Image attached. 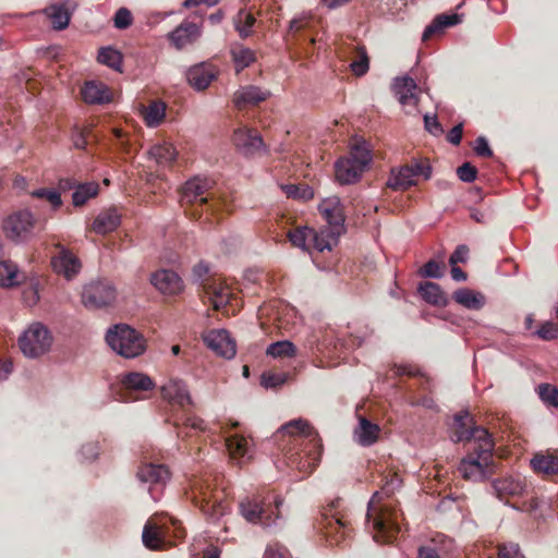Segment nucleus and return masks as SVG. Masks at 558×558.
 Returning <instances> with one entry per match:
<instances>
[{
	"label": "nucleus",
	"mask_w": 558,
	"mask_h": 558,
	"mask_svg": "<svg viewBox=\"0 0 558 558\" xmlns=\"http://www.w3.org/2000/svg\"><path fill=\"white\" fill-rule=\"evenodd\" d=\"M452 299L461 306L472 311L481 310L486 302L483 293L469 288H460L453 292Z\"/></svg>",
	"instance_id": "nucleus-30"
},
{
	"label": "nucleus",
	"mask_w": 558,
	"mask_h": 558,
	"mask_svg": "<svg viewBox=\"0 0 558 558\" xmlns=\"http://www.w3.org/2000/svg\"><path fill=\"white\" fill-rule=\"evenodd\" d=\"M283 504V499L277 497L275 499L276 513L265 508L263 501L256 498H246L240 504V512L243 518L254 524H260L264 527H270L276 524L280 518L279 509Z\"/></svg>",
	"instance_id": "nucleus-7"
},
{
	"label": "nucleus",
	"mask_w": 558,
	"mask_h": 558,
	"mask_svg": "<svg viewBox=\"0 0 558 558\" xmlns=\"http://www.w3.org/2000/svg\"><path fill=\"white\" fill-rule=\"evenodd\" d=\"M214 68L206 63H199L191 66L186 72L189 84L197 92L208 88L210 83L216 80Z\"/></svg>",
	"instance_id": "nucleus-21"
},
{
	"label": "nucleus",
	"mask_w": 558,
	"mask_h": 558,
	"mask_svg": "<svg viewBox=\"0 0 558 558\" xmlns=\"http://www.w3.org/2000/svg\"><path fill=\"white\" fill-rule=\"evenodd\" d=\"M54 247L58 250V254L51 258L53 271L63 276L66 280H72L81 271L82 263L80 258L60 243H57Z\"/></svg>",
	"instance_id": "nucleus-12"
},
{
	"label": "nucleus",
	"mask_w": 558,
	"mask_h": 558,
	"mask_svg": "<svg viewBox=\"0 0 558 558\" xmlns=\"http://www.w3.org/2000/svg\"><path fill=\"white\" fill-rule=\"evenodd\" d=\"M474 150L476 155L481 157H490L493 155V150L490 149L488 142L483 136L476 138Z\"/></svg>",
	"instance_id": "nucleus-64"
},
{
	"label": "nucleus",
	"mask_w": 558,
	"mask_h": 558,
	"mask_svg": "<svg viewBox=\"0 0 558 558\" xmlns=\"http://www.w3.org/2000/svg\"><path fill=\"white\" fill-rule=\"evenodd\" d=\"M493 489L498 499L504 500L508 497H518L524 494L525 483L512 476L495 480L492 483Z\"/></svg>",
	"instance_id": "nucleus-24"
},
{
	"label": "nucleus",
	"mask_w": 558,
	"mask_h": 558,
	"mask_svg": "<svg viewBox=\"0 0 558 558\" xmlns=\"http://www.w3.org/2000/svg\"><path fill=\"white\" fill-rule=\"evenodd\" d=\"M206 345L217 355L232 359L236 353L235 342L226 329H214L203 336Z\"/></svg>",
	"instance_id": "nucleus-15"
},
{
	"label": "nucleus",
	"mask_w": 558,
	"mask_h": 558,
	"mask_svg": "<svg viewBox=\"0 0 558 558\" xmlns=\"http://www.w3.org/2000/svg\"><path fill=\"white\" fill-rule=\"evenodd\" d=\"M468 257L469 247L464 244L458 245L449 258V264L453 266L457 265L458 263H465L468 260Z\"/></svg>",
	"instance_id": "nucleus-63"
},
{
	"label": "nucleus",
	"mask_w": 558,
	"mask_h": 558,
	"mask_svg": "<svg viewBox=\"0 0 558 558\" xmlns=\"http://www.w3.org/2000/svg\"><path fill=\"white\" fill-rule=\"evenodd\" d=\"M121 223V215L116 208L101 210L93 222V230L99 234L114 231Z\"/></svg>",
	"instance_id": "nucleus-27"
},
{
	"label": "nucleus",
	"mask_w": 558,
	"mask_h": 558,
	"mask_svg": "<svg viewBox=\"0 0 558 558\" xmlns=\"http://www.w3.org/2000/svg\"><path fill=\"white\" fill-rule=\"evenodd\" d=\"M230 290L227 287H214L213 288V306L215 310H219L226 306L230 300Z\"/></svg>",
	"instance_id": "nucleus-54"
},
{
	"label": "nucleus",
	"mask_w": 558,
	"mask_h": 558,
	"mask_svg": "<svg viewBox=\"0 0 558 558\" xmlns=\"http://www.w3.org/2000/svg\"><path fill=\"white\" fill-rule=\"evenodd\" d=\"M286 381V375L282 374H263L260 384L265 388H276Z\"/></svg>",
	"instance_id": "nucleus-60"
},
{
	"label": "nucleus",
	"mask_w": 558,
	"mask_h": 558,
	"mask_svg": "<svg viewBox=\"0 0 558 558\" xmlns=\"http://www.w3.org/2000/svg\"><path fill=\"white\" fill-rule=\"evenodd\" d=\"M539 399L547 405L558 408V388L550 384H541L537 388Z\"/></svg>",
	"instance_id": "nucleus-49"
},
{
	"label": "nucleus",
	"mask_w": 558,
	"mask_h": 558,
	"mask_svg": "<svg viewBox=\"0 0 558 558\" xmlns=\"http://www.w3.org/2000/svg\"><path fill=\"white\" fill-rule=\"evenodd\" d=\"M459 472L463 478L472 482H482L495 472L493 457L488 450L483 452L473 451L463 458L459 464Z\"/></svg>",
	"instance_id": "nucleus-6"
},
{
	"label": "nucleus",
	"mask_w": 558,
	"mask_h": 558,
	"mask_svg": "<svg viewBox=\"0 0 558 558\" xmlns=\"http://www.w3.org/2000/svg\"><path fill=\"white\" fill-rule=\"evenodd\" d=\"M336 178L341 184H352L356 182L364 170L351 162L348 158L340 159L335 165Z\"/></svg>",
	"instance_id": "nucleus-31"
},
{
	"label": "nucleus",
	"mask_w": 558,
	"mask_h": 558,
	"mask_svg": "<svg viewBox=\"0 0 558 558\" xmlns=\"http://www.w3.org/2000/svg\"><path fill=\"white\" fill-rule=\"evenodd\" d=\"M232 59L239 70H242L244 68H247L250 64H252L255 60V54L253 50L244 47H240L238 49H232L231 51Z\"/></svg>",
	"instance_id": "nucleus-50"
},
{
	"label": "nucleus",
	"mask_w": 558,
	"mask_h": 558,
	"mask_svg": "<svg viewBox=\"0 0 558 558\" xmlns=\"http://www.w3.org/2000/svg\"><path fill=\"white\" fill-rule=\"evenodd\" d=\"M418 292L423 300L432 305L445 306L448 303L446 294L441 291L439 284L435 282L426 281L421 283Z\"/></svg>",
	"instance_id": "nucleus-36"
},
{
	"label": "nucleus",
	"mask_w": 558,
	"mask_h": 558,
	"mask_svg": "<svg viewBox=\"0 0 558 558\" xmlns=\"http://www.w3.org/2000/svg\"><path fill=\"white\" fill-rule=\"evenodd\" d=\"M402 484L399 475L393 474L386 481L380 492L374 493L368 501L366 520L372 523L373 538L376 542L390 543L400 533L399 518L401 514L389 505H381V494L391 495Z\"/></svg>",
	"instance_id": "nucleus-2"
},
{
	"label": "nucleus",
	"mask_w": 558,
	"mask_h": 558,
	"mask_svg": "<svg viewBox=\"0 0 558 558\" xmlns=\"http://www.w3.org/2000/svg\"><path fill=\"white\" fill-rule=\"evenodd\" d=\"M324 515L327 534L332 535L335 533L336 542L339 543L340 538H344L350 532V522L347 515L338 512L333 505Z\"/></svg>",
	"instance_id": "nucleus-22"
},
{
	"label": "nucleus",
	"mask_w": 558,
	"mask_h": 558,
	"mask_svg": "<svg viewBox=\"0 0 558 558\" xmlns=\"http://www.w3.org/2000/svg\"><path fill=\"white\" fill-rule=\"evenodd\" d=\"M312 232V228H299L293 231H290L288 233V238L294 246L300 247L303 251H310Z\"/></svg>",
	"instance_id": "nucleus-44"
},
{
	"label": "nucleus",
	"mask_w": 558,
	"mask_h": 558,
	"mask_svg": "<svg viewBox=\"0 0 558 558\" xmlns=\"http://www.w3.org/2000/svg\"><path fill=\"white\" fill-rule=\"evenodd\" d=\"M499 558H524L518 544L509 543L499 547Z\"/></svg>",
	"instance_id": "nucleus-61"
},
{
	"label": "nucleus",
	"mask_w": 558,
	"mask_h": 558,
	"mask_svg": "<svg viewBox=\"0 0 558 558\" xmlns=\"http://www.w3.org/2000/svg\"><path fill=\"white\" fill-rule=\"evenodd\" d=\"M461 22V16L458 14H439L433 22L426 26L422 40L426 41L435 34L441 32L444 28L457 25Z\"/></svg>",
	"instance_id": "nucleus-34"
},
{
	"label": "nucleus",
	"mask_w": 558,
	"mask_h": 558,
	"mask_svg": "<svg viewBox=\"0 0 558 558\" xmlns=\"http://www.w3.org/2000/svg\"><path fill=\"white\" fill-rule=\"evenodd\" d=\"M347 158L363 170L366 169L372 160L371 151L365 144H355L352 146L350 155Z\"/></svg>",
	"instance_id": "nucleus-46"
},
{
	"label": "nucleus",
	"mask_w": 558,
	"mask_h": 558,
	"mask_svg": "<svg viewBox=\"0 0 558 558\" xmlns=\"http://www.w3.org/2000/svg\"><path fill=\"white\" fill-rule=\"evenodd\" d=\"M357 53V59L350 64V68L355 75L362 76L369 69V60L365 48H359Z\"/></svg>",
	"instance_id": "nucleus-52"
},
{
	"label": "nucleus",
	"mask_w": 558,
	"mask_h": 558,
	"mask_svg": "<svg viewBox=\"0 0 558 558\" xmlns=\"http://www.w3.org/2000/svg\"><path fill=\"white\" fill-rule=\"evenodd\" d=\"M275 438L280 441L279 447L291 466L312 472L318 464L322 454L320 440L306 420L287 422L278 428Z\"/></svg>",
	"instance_id": "nucleus-1"
},
{
	"label": "nucleus",
	"mask_w": 558,
	"mask_h": 558,
	"mask_svg": "<svg viewBox=\"0 0 558 558\" xmlns=\"http://www.w3.org/2000/svg\"><path fill=\"white\" fill-rule=\"evenodd\" d=\"M143 544L153 550L159 549L162 545L159 526L153 521L148 520L143 529L142 534Z\"/></svg>",
	"instance_id": "nucleus-38"
},
{
	"label": "nucleus",
	"mask_w": 558,
	"mask_h": 558,
	"mask_svg": "<svg viewBox=\"0 0 558 558\" xmlns=\"http://www.w3.org/2000/svg\"><path fill=\"white\" fill-rule=\"evenodd\" d=\"M531 465L537 473L545 475L558 474V457L553 453H536L531 459Z\"/></svg>",
	"instance_id": "nucleus-33"
},
{
	"label": "nucleus",
	"mask_w": 558,
	"mask_h": 558,
	"mask_svg": "<svg viewBox=\"0 0 558 558\" xmlns=\"http://www.w3.org/2000/svg\"><path fill=\"white\" fill-rule=\"evenodd\" d=\"M99 185L96 182L81 183L72 194L74 206L84 205L89 198L98 194Z\"/></svg>",
	"instance_id": "nucleus-41"
},
{
	"label": "nucleus",
	"mask_w": 558,
	"mask_h": 558,
	"mask_svg": "<svg viewBox=\"0 0 558 558\" xmlns=\"http://www.w3.org/2000/svg\"><path fill=\"white\" fill-rule=\"evenodd\" d=\"M46 13L51 19L54 29L61 31L68 27L70 23V13L63 4H53L46 9Z\"/></svg>",
	"instance_id": "nucleus-42"
},
{
	"label": "nucleus",
	"mask_w": 558,
	"mask_h": 558,
	"mask_svg": "<svg viewBox=\"0 0 558 558\" xmlns=\"http://www.w3.org/2000/svg\"><path fill=\"white\" fill-rule=\"evenodd\" d=\"M270 96L268 90H264L258 86L247 85L238 89L233 94L234 106L242 109L246 106H256L265 101Z\"/></svg>",
	"instance_id": "nucleus-23"
},
{
	"label": "nucleus",
	"mask_w": 558,
	"mask_h": 558,
	"mask_svg": "<svg viewBox=\"0 0 558 558\" xmlns=\"http://www.w3.org/2000/svg\"><path fill=\"white\" fill-rule=\"evenodd\" d=\"M202 24H196L190 21H183L167 37L170 44L177 50H183L189 46L194 45L202 36Z\"/></svg>",
	"instance_id": "nucleus-13"
},
{
	"label": "nucleus",
	"mask_w": 558,
	"mask_h": 558,
	"mask_svg": "<svg viewBox=\"0 0 558 558\" xmlns=\"http://www.w3.org/2000/svg\"><path fill=\"white\" fill-rule=\"evenodd\" d=\"M255 23V17L251 13L240 11L234 19V26L241 38H246L251 35V28Z\"/></svg>",
	"instance_id": "nucleus-48"
},
{
	"label": "nucleus",
	"mask_w": 558,
	"mask_h": 558,
	"mask_svg": "<svg viewBox=\"0 0 558 558\" xmlns=\"http://www.w3.org/2000/svg\"><path fill=\"white\" fill-rule=\"evenodd\" d=\"M233 142L236 149L246 157H253L266 151L260 134L253 129L236 130L233 134Z\"/></svg>",
	"instance_id": "nucleus-14"
},
{
	"label": "nucleus",
	"mask_w": 558,
	"mask_h": 558,
	"mask_svg": "<svg viewBox=\"0 0 558 558\" xmlns=\"http://www.w3.org/2000/svg\"><path fill=\"white\" fill-rule=\"evenodd\" d=\"M150 281L162 294L175 295L183 290L182 279L172 270H158L151 275Z\"/></svg>",
	"instance_id": "nucleus-20"
},
{
	"label": "nucleus",
	"mask_w": 558,
	"mask_h": 558,
	"mask_svg": "<svg viewBox=\"0 0 558 558\" xmlns=\"http://www.w3.org/2000/svg\"><path fill=\"white\" fill-rule=\"evenodd\" d=\"M180 422H181V428L180 429V434L183 433L185 429H194V430H201V432H205L206 430V424L204 422L203 418L196 416V415H191V414H184L181 418H180Z\"/></svg>",
	"instance_id": "nucleus-53"
},
{
	"label": "nucleus",
	"mask_w": 558,
	"mask_h": 558,
	"mask_svg": "<svg viewBox=\"0 0 558 558\" xmlns=\"http://www.w3.org/2000/svg\"><path fill=\"white\" fill-rule=\"evenodd\" d=\"M226 447L233 460H248L251 458V448L246 438L240 435H233L226 439Z\"/></svg>",
	"instance_id": "nucleus-35"
},
{
	"label": "nucleus",
	"mask_w": 558,
	"mask_h": 558,
	"mask_svg": "<svg viewBox=\"0 0 558 558\" xmlns=\"http://www.w3.org/2000/svg\"><path fill=\"white\" fill-rule=\"evenodd\" d=\"M137 478L149 485H165L170 478V472L163 464L146 463L138 469Z\"/></svg>",
	"instance_id": "nucleus-25"
},
{
	"label": "nucleus",
	"mask_w": 558,
	"mask_h": 558,
	"mask_svg": "<svg viewBox=\"0 0 558 558\" xmlns=\"http://www.w3.org/2000/svg\"><path fill=\"white\" fill-rule=\"evenodd\" d=\"M424 126L426 131L434 136H439L444 133V129L441 128L435 114L432 116L426 113L424 116Z\"/></svg>",
	"instance_id": "nucleus-59"
},
{
	"label": "nucleus",
	"mask_w": 558,
	"mask_h": 558,
	"mask_svg": "<svg viewBox=\"0 0 558 558\" xmlns=\"http://www.w3.org/2000/svg\"><path fill=\"white\" fill-rule=\"evenodd\" d=\"M160 392L165 400L182 409L187 404H193L187 385L182 379H169L161 386Z\"/></svg>",
	"instance_id": "nucleus-17"
},
{
	"label": "nucleus",
	"mask_w": 558,
	"mask_h": 558,
	"mask_svg": "<svg viewBox=\"0 0 558 558\" xmlns=\"http://www.w3.org/2000/svg\"><path fill=\"white\" fill-rule=\"evenodd\" d=\"M81 94L84 101L88 105H104L111 101L110 90L101 82H86L81 89Z\"/></svg>",
	"instance_id": "nucleus-26"
},
{
	"label": "nucleus",
	"mask_w": 558,
	"mask_h": 558,
	"mask_svg": "<svg viewBox=\"0 0 558 558\" xmlns=\"http://www.w3.org/2000/svg\"><path fill=\"white\" fill-rule=\"evenodd\" d=\"M451 439L454 442L474 439L475 447L473 448V451L483 452L484 450L487 449L488 456L493 457V450L495 445L492 439V435L488 433L486 428L471 427L470 430L456 432L452 435Z\"/></svg>",
	"instance_id": "nucleus-18"
},
{
	"label": "nucleus",
	"mask_w": 558,
	"mask_h": 558,
	"mask_svg": "<svg viewBox=\"0 0 558 558\" xmlns=\"http://www.w3.org/2000/svg\"><path fill=\"white\" fill-rule=\"evenodd\" d=\"M185 494L209 520L217 521L229 510V505L223 500L222 493L214 492L208 480L199 477L192 480Z\"/></svg>",
	"instance_id": "nucleus-3"
},
{
	"label": "nucleus",
	"mask_w": 558,
	"mask_h": 558,
	"mask_svg": "<svg viewBox=\"0 0 558 558\" xmlns=\"http://www.w3.org/2000/svg\"><path fill=\"white\" fill-rule=\"evenodd\" d=\"M34 223L33 214L28 210H21L7 218L3 229L10 240L23 242L31 236Z\"/></svg>",
	"instance_id": "nucleus-11"
},
{
	"label": "nucleus",
	"mask_w": 558,
	"mask_h": 558,
	"mask_svg": "<svg viewBox=\"0 0 558 558\" xmlns=\"http://www.w3.org/2000/svg\"><path fill=\"white\" fill-rule=\"evenodd\" d=\"M24 302L28 306H34L39 301V290L38 282L32 283L27 289L23 292Z\"/></svg>",
	"instance_id": "nucleus-62"
},
{
	"label": "nucleus",
	"mask_w": 558,
	"mask_h": 558,
	"mask_svg": "<svg viewBox=\"0 0 558 558\" xmlns=\"http://www.w3.org/2000/svg\"><path fill=\"white\" fill-rule=\"evenodd\" d=\"M458 178L465 183H472L476 180L477 170L470 162H464L457 169Z\"/></svg>",
	"instance_id": "nucleus-58"
},
{
	"label": "nucleus",
	"mask_w": 558,
	"mask_h": 558,
	"mask_svg": "<svg viewBox=\"0 0 558 558\" xmlns=\"http://www.w3.org/2000/svg\"><path fill=\"white\" fill-rule=\"evenodd\" d=\"M133 23V16L129 9L120 8L113 16V25L118 29H126Z\"/></svg>",
	"instance_id": "nucleus-55"
},
{
	"label": "nucleus",
	"mask_w": 558,
	"mask_h": 558,
	"mask_svg": "<svg viewBox=\"0 0 558 558\" xmlns=\"http://www.w3.org/2000/svg\"><path fill=\"white\" fill-rule=\"evenodd\" d=\"M281 189L293 199L310 201L314 197V190L307 184H286Z\"/></svg>",
	"instance_id": "nucleus-45"
},
{
	"label": "nucleus",
	"mask_w": 558,
	"mask_h": 558,
	"mask_svg": "<svg viewBox=\"0 0 558 558\" xmlns=\"http://www.w3.org/2000/svg\"><path fill=\"white\" fill-rule=\"evenodd\" d=\"M318 210L325 218L327 226L338 232H344V215L341 201L338 196H330L322 201Z\"/></svg>",
	"instance_id": "nucleus-16"
},
{
	"label": "nucleus",
	"mask_w": 558,
	"mask_h": 558,
	"mask_svg": "<svg viewBox=\"0 0 558 558\" xmlns=\"http://www.w3.org/2000/svg\"><path fill=\"white\" fill-rule=\"evenodd\" d=\"M535 335L543 340H553L558 337V326L553 322H545L535 331Z\"/></svg>",
	"instance_id": "nucleus-57"
},
{
	"label": "nucleus",
	"mask_w": 558,
	"mask_h": 558,
	"mask_svg": "<svg viewBox=\"0 0 558 558\" xmlns=\"http://www.w3.org/2000/svg\"><path fill=\"white\" fill-rule=\"evenodd\" d=\"M420 275L424 278L439 279L444 276V272L441 266L437 262L430 259L421 268Z\"/></svg>",
	"instance_id": "nucleus-56"
},
{
	"label": "nucleus",
	"mask_w": 558,
	"mask_h": 558,
	"mask_svg": "<svg viewBox=\"0 0 558 558\" xmlns=\"http://www.w3.org/2000/svg\"><path fill=\"white\" fill-rule=\"evenodd\" d=\"M97 60L99 63L105 64L116 71H122V62L123 56L122 53L112 48V47H104L99 50Z\"/></svg>",
	"instance_id": "nucleus-40"
},
{
	"label": "nucleus",
	"mask_w": 558,
	"mask_h": 558,
	"mask_svg": "<svg viewBox=\"0 0 558 558\" xmlns=\"http://www.w3.org/2000/svg\"><path fill=\"white\" fill-rule=\"evenodd\" d=\"M148 155L159 166H170L177 158V150L170 143L156 144L148 150Z\"/></svg>",
	"instance_id": "nucleus-37"
},
{
	"label": "nucleus",
	"mask_w": 558,
	"mask_h": 558,
	"mask_svg": "<svg viewBox=\"0 0 558 558\" xmlns=\"http://www.w3.org/2000/svg\"><path fill=\"white\" fill-rule=\"evenodd\" d=\"M31 195L36 198L47 199L54 209L62 205L60 193L53 189H38L33 191Z\"/></svg>",
	"instance_id": "nucleus-51"
},
{
	"label": "nucleus",
	"mask_w": 558,
	"mask_h": 558,
	"mask_svg": "<svg viewBox=\"0 0 558 558\" xmlns=\"http://www.w3.org/2000/svg\"><path fill=\"white\" fill-rule=\"evenodd\" d=\"M17 266L10 260H0V287L10 288L19 284Z\"/></svg>",
	"instance_id": "nucleus-43"
},
{
	"label": "nucleus",
	"mask_w": 558,
	"mask_h": 558,
	"mask_svg": "<svg viewBox=\"0 0 558 558\" xmlns=\"http://www.w3.org/2000/svg\"><path fill=\"white\" fill-rule=\"evenodd\" d=\"M124 389L130 391H148L155 387L153 379L140 372L124 374L121 379Z\"/></svg>",
	"instance_id": "nucleus-32"
},
{
	"label": "nucleus",
	"mask_w": 558,
	"mask_h": 558,
	"mask_svg": "<svg viewBox=\"0 0 558 558\" xmlns=\"http://www.w3.org/2000/svg\"><path fill=\"white\" fill-rule=\"evenodd\" d=\"M117 290L107 280L92 281L83 288L82 303L88 310L105 308L114 303Z\"/></svg>",
	"instance_id": "nucleus-8"
},
{
	"label": "nucleus",
	"mask_w": 558,
	"mask_h": 558,
	"mask_svg": "<svg viewBox=\"0 0 558 558\" xmlns=\"http://www.w3.org/2000/svg\"><path fill=\"white\" fill-rule=\"evenodd\" d=\"M108 345L125 359L142 355L147 348L146 339L136 329L125 324H118L106 333Z\"/></svg>",
	"instance_id": "nucleus-4"
},
{
	"label": "nucleus",
	"mask_w": 558,
	"mask_h": 558,
	"mask_svg": "<svg viewBox=\"0 0 558 558\" xmlns=\"http://www.w3.org/2000/svg\"><path fill=\"white\" fill-rule=\"evenodd\" d=\"M166 106L163 102H151L145 113V122L148 126H157L163 120Z\"/></svg>",
	"instance_id": "nucleus-47"
},
{
	"label": "nucleus",
	"mask_w": 558,
	"mask_h": 558,
	"mask_svg": "<svg viewBox=\"0 0 558 558\" xmlns=\"http://www.w3.org/2000/svg\"><path fill=\"white\" fill-rule=\"evenodd\" d=\"M52 344L49 329L41 323L32 324L19 338V345L27 357H38L46 353Z\"/></svg>",
	"instance_id": "nucleus-5"
},
{
	"label": "nucleus",
	"mask_w": 558,
	"mask_h": 558,
	"mask_svg": "<svg viewBox=\"0 0 558 558\" xmlns=\"http://www.w3.org/2000/svg\"><path fill=\"white\" fill-rule=\"evenodd\" d=\"M379 433L380 427L377 424L365 417H360L359 425L354 429V439L359 445L369 447L377 441Z\"/></svg>",
	"instance_id": "nucleus-29"
},
{
	"label": "nucleus",
	"mask_w": 558,
	"mask_h": 558,
	"mask_svg": "<svg viewBox=\"0 0 558 558\" xmlns=\"http://www.w3.org/2000/svg\"><path fill=\"white\" fill-rule=\"evenodd\" d=\"M213 185L214 181L206 177L196 175L187 180L180 190L181 206L206 204L209 199L208 192Z\"/></svg>",
	"instance_id": "nucleus-10"
},
{
	"label": "nucleus",
	"mask_w": 558,
	"mask_h": 558,
	"mask_svg": "<svg viewBox=\"0 0 558 558\" xmlns=\"http://www.w3.org/2000/svg\"><path fill=\"white\" fill-rule=\"evenodd\" d=\"M342 233L343 232H338L336 234V230L329 227H322L319 230L313 229L311 246L318 252H324L325 250L331 251V248L338 244Z\"/></svg>",
	"instance_id": "nucleus-28"
},
{
	"label": "nucleus",
	"mask_w": 558,
	"mask_h": 558,
	"mask_svg": "<svg viewBox=\"0 0 558 558\" xmlns=\"http://www.w3.org/2000/svg\"><path fill=\"white\" fill-rule=\"evenodd\" d=\"M391 87L402 106L412 105L416 107L418 105V87L412 77L408 75L396 77Z\"/></svg>",
	"instance_id": "nucleus-19"
},
{
	"label": "nucleus",
	"mask_w": 558,
	"mask_h": 558,
	"mask_svg": "<svg viewBox=\"0 0 558 558\" xmlns=\"http://www.w3.org/2000/svg\"><path fill=\"white\" fill-rule=\"evenodd\" d=\"M266 354L274 359L293 357L296 355V347L290 340H280L270 343Z\"/></svg>",
	"instance_id": "nucleus-39"
},
{
	"label": "nucleus",
	"mask_w": 558,
	"mask_h": 558,
	"mask_svg": "<svg viewBox=\"0 0 558 558\" xmlns=\"http://www.w3.org/2000/svg\"><path fill=\"white\" fill-rule=\"evenodd\" d=\"M418 175L428 180L432 177V167L428 163L414 161L399 169H391L387 186L395 191H405L415 184V178Z\"/></svg>",
	"instance_id": "nucleus-9"
}]
</instances>
